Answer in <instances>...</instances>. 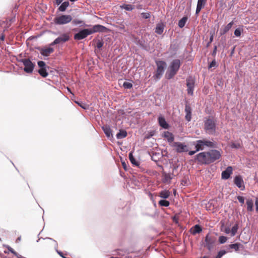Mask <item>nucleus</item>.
Returning a JSON list of instances; mask_svg holds the SVG:
<instances>
[{
    "label": "nucleus",
    "mask_w": 258,
    "mask_h": 258,
    "mask_svg": "<svg viewBox=\"0 0 258 258\" xmlns=\"http://www.w3.org/2000/svg\"><path fill=\"white\" fill-rule=\"evenodd\" d=\"M221 157V154L219 151L212 149L197 154L194 156V161L200 165H208L219 160Z\"/></svg>",
    "instance_id": "1"
},
{
    "label": "nucleus",
    "mask_w": 258,
    "mask_h": 258,
    "mask_svg": "<svg viewBox=\"0 0 258 258\" xmlns=\"http://www.w3.org/2000/svg\"><path fill=\"white\" fill-rule=\"evenodd\" d=\"M193 145L197 147L198 150L203 151L206 147L212 149H216L218 147L217 142L214 141L213 139L211 140L207 139L197 140L193 142Z\"/></svg>",
    "instance_id": "2"
},
{
    "label": "nucleus",
    "mask_w": 258,
    "mask_h": 258,
    "mask_svg": "<svg viewBox=\"0 0 258 258\" xmlns=\"http://www.w3.org/2000/svg\"><path fill=\"white\" fill-rule=\"evenodd\" d=\"M181 61L179 59H173L170 63L165 74V78L167 80L172 79L178 72L181 66Z\"/></svg>",
    "instance_id": "3"
},
{
    "label": "nucleus",
    "mask_w": 258,
    "mask_h": 258,
    "mask_svg": "<svg viewBox=\"0 0 258 258\" xmlns=\"http://www.w3.org/2000/svg\"><path fill=\"white\" fill-rule=\"evenodd\" d=\"M155 64L157 69L154 73L153 78L156 81H158L162 77L167 68V63L164 60L158 59L155 60Z\"/></svg>",
    "instance_id": "4"
},
{
    "label": "nucleus",
    "mask_w": 258,
    "mask_h": 258,
    "mask_svg": "<svg viewBox=\"0 0 258 258\" xmlns=\"http://www.w3.org/2000/svg\"><path fill=\"white\" fill-rule=\"evenodd\" d=\"M217 121L213 118H206L204 121V130L209 135H214L216 132Z\"/></svg>",
    "instance_id": "5"
},
{
    "label": "nucleus",
    "mask_w": 258,
    "mask_h": 258,
    "mask_svg": "<svg viewBox=\"0 0 258 258\" xmlns=\"http://www.w3.org/2000/svg\"><path fill=\"white\" fill-rule=\"evenodd\" d=\"M74 31L77 32L74 35V38L76 40H81L87 37L89 35H91L90 28H80L73 29Z\"/></svg>",
    "instance_id": "6"
},
{
    "label": "nucleus",
    "mask_w": 258,
    "mask_h": 258,
    "mask_svg": "<svg viewBox=\"0 0 258 258\" xmlns=\"http://www.w3.org/2000/svg\"><path fill=\"white\" fill-rule=\"evenodd\" d=\"M216 242V238L208 233L205 237L203 246L207 248L209 251H211L215 246Z\"/></svg>",
    "instance_id": "7"
},
{
    "label": "nucleus",
    "mask_w": 258,
    "mask_h": 258,
    "mask_svg": "<svg viewBox=\"0 0 258 258\" xmlns=\"http://www.w3.org/2000/svg\"><path fill=\"white\" fill-rule=\"evenodd\" d=\"M19 62H22L24 66L23 69L24 71L28 74H31L33 73L35 63L32 62L31 60L28 58H22L19 60Z\"/></svg>",
    "instance_id": "8"
},
{
    "label": "nucleus",
    "mask_w": 258,
    "mask_h": 258,
    "mask_svg": "<svg viewBox=\"0 0 258 258\" xmlns=\"http://www.w3.org/2000/svg\"><path fill=\"white\" fill-rule=\"evenodd\" d=\"M72 20V17L70 15H61L56 17L53 19V22L55 25H61L67 24Z\"/></svg>",
    "instance_id": "9"
},
{
    "label": "nucleus",
    "mask_w": 258,
    "mask_h": 258,
    "mask_svg": "<svg viewBox=\"0 0 258 258\" xmlns=\"http://www.w3.org/2000/svg\"><path fill=\"white\" fill-rule=\"evenodd\" d=\"M186 85L187 87V94L190 95H192L195 86V79L191 76L188 77L186 79Z\"/></svg>",
    "instance_id": "10"
},
{
    "label": "nucleus",
    "mask_w": 258,
    "mask_h": 258,
    "mask_svg": "<svg viewBox=\"0 0 258 258\" xmlns=\"http://www.w3.org/2000/svg\"><path fill=\"white\" fill-rule=\"evenodd\" d=\"M70 39L69 34L67 33H63L59 37H57L49 44V46H54L57 44H63V43L68 41Z\"/></svg>",
    "instance_id": "11"
},
{
    "label": "nucleus",
    "mask_w": 258,
    "mask_h": 258,
    "mask_svg": "<svg viewBox=\"0 0 258 258\" xmlns=\"http://www.w3.org/2000/svg\"><path fill=\"white\" fill-rule=\"evenodd\" d=\"M89 27L92 34L96 32H107L110 31L108 28L100 24L91 25V26Z\"/></svg>",
    "instance_id": "12"
},
{
    "label": "nucleus",
    "mask_w": 258,
    "mask_h": 258,
    "mask_svg": "<svg viewBox=\"0 0 258 258\" xmlns=\"http://www.w3.org/2000/svg\"><path fill=\"white\" fill-rule=\"evenodd\" d=\"M172 146L176 148V151L177 153H182L183 152L188 151V149L186 145H184V143L179 142H173Z\"/></svg>",
    "instance_id": "13"
},
{
    "label": "nucleus",
    "mask_w": 258,
    "mask_h": 258,
    "mask_svg": "<svg viewBox=\"0 0 258 258\" xmlns=\"http://www.w3.org/2000/svg\"><path fill=\"white\" fill-rule=\"evenodd\" d=\"M234 183L236 185L237 187L240 188L241 190H244L245 186L243 184L244 181L241 175H238L234 177Z\"/></svg>",
    "instance_id": "14"
},
{
    "label": "nucleus",
    "mask_w": 258,
    "mask_h": 258,
    "mask_svg": "<svg viewBox=\"0 0 258 258\" xmlns=\"http://www.w3.org/2000/svg\"><path fill=\"white\" fill-rule=\"evenodd\" d=\"M233 168L232 166H228L225 170L222 172L221 178L223 179H228L230 178V175L232 173Z\"/></svg>",
    "instance_id": "15"
},
{
    "label": "nucleus",
    "mask_w": 258,
    "mask_h": 258,
    "mask_svg": "<svg viewBox=\"0 0 258 258\" xmlns=\"http://www.w3.org/2000/svg\"><path fill=\"white\" fill-rule=\"evenodd\" d=\"M136 44L144 50L149 51L150 50L149 44L144 39H139L137 41Z\"/></svg>",
    "instance_id": "16"
},
{
    "label": "nucleus",
    "mask_w": 258,
    "mask_h": 258,
    "mask_svg": "<svg viewBox=\"0 0 258 258\" xmlns=\"http://www.w3.org/2000/svg\"><path fill=\"white\" fill-rule=\"evenodd\" d=\"M158 123L159 125L164 129H168L170 127L164 116L160 115L158 118Z\"/></svg>",
    "instance_id": "17"
},
{
    "label": "nucleus",
    "mask_w": 258,
    "mask_h": 258,
    "mask_svg": "<svg viewBox=\"0 0 258 258\" xmlns=\"http://www.w3.org/2000/svg\"><path fill=\"white\" fill-rule=\"evenodd\" d=\"M104 133L109 140H111L113 136L110 126L108 125H103L101 127Z\"/></svg>",
    "instance_id": "18"
},
{
    "label": "nucleus",
    "mask_w": 258,
    "mask_h": 258,
    "mask_svg": "<svg viewBox=\"0 0 258 258\" xmlns=\"http://www.w3.org/2000/svg\"><path fill=\"white\" fill-rule=\"evenodd\" d=\"M191 108L189 104L188 103H185V118L187 121H189L191 120Z\"/></svg>",
    "instance_id": "19"
},
{
    "label": "nucleus",
    "mask_w": 258,
    "mask_h": 258,
    "mask_svg": "<svg viewBox=\"0 0 258 258\" xmlns=\"http://www.w3.org/2000/svg\"><path fill=\"white\" fill-rule=\"evenodd\" d=\"M165 26L163 22H160L158 23L155 28V32L158 35H161L163 33Z\"/></svg>",
    "instance_id": "20"
},
{
    "label": "nucleus",
    "mask_w": 258,
    "mask_h": 258,
    "mask_svg": "<svg viewBox=\"0 0 258 258\" xmlns=\"http://www.w3.org/2000/svg\"><path fill=\"white\" fill-rule=\"evenodd\" d=\"M243 248V245L240 243H235L226 246L227 250H230V249H233L235 251L239 250L240 248Z\"/></svg>",
    "instance_id": "21"
},
{
    "label": "nucleus",
    "mask_w": 258,
    "mask_h": 258,
    "mask_svg": "<svg viewBox=\"0 0 258 258\" xmlns=\"http://www.w3.org/2000/svg\"><path fill=\"white\" fill-rule=\"evenodd\" d=\"M133 151H131L128 154V158L131 163L135 166L139 167L140 164V162L133 155Z\"/></svg>",
    "instance_id": "22"
},
{
    "label": "nucleus",
    "mask_w": 258,
    "mask_h": 258,
    "mask_svg": "<svg viewBox=\"0 0 258 258\" xmlns=\"http://www.w3.org/2000/svg\"><path fill=\"white\" fill-rule=\"evenodd\" d=\"M49 46V47H43L41 55L43 56H48L49 54L54 51V49Z\"/></svg>",
    "instance_id": "23"
},
{
    "label": "nucleus",
    "mask_w": 258,
    "mask_h": 258,
    "mask_svg": "<svg viewBox=\"0 0 258 258\" xmlns=\"http://www.w3.org/2000/svg\"><path fill=\"white\" fill-rule=\"evenodd\" d=\"M162 136L164 138L166 139L167 142L169 143H171L174 141V137L173 135L168 131L164 132Z\"/></svg>",
    "instance_id": "24"
},
{
    "label": "nucleus",
    "mask_w": 258,
    "mask_h": 258,
    "mask_svg": "<svg viewBox=\"0 0 258 258\" xmlns=\"http://www.w3.org/2000/svg\"><path fill=\"white\" fill-rule=\"evenodd\" d=\"M171 175H173V172L172 173H167L165 172H162V182L163 183H166L168 182H170V180L172 179V177Z\"/></svg>",
    "instance_id": "25"
},
{
    "label": "nucleus",
    "mask_w": 258,
    "mask_h": 258,
    "mask_svg": "<svg viewBox=\"0 0 258 258\" xmlns=\"http://www.w3.org/2000/svg\"><path fill=\"white\" fill-rule=\"evenodd\" d=\"M202 230V228L200 225L196 224L190 228V232L192 235H196V234L201 233Z\"/></svg>",
    "instance_id": "26"
},
{
    "label": "nucleus",
    "mask_w": 258,
    "mask_h": 258,
    "mask_svg": "<svg viewBox=\"0 0 258 258\" xmlns=\"http://www.w3.org/2000/svg\"><path fill=\"white\" fill-rule=\"evenodd\" d=\"M72 21V24L75 25H80V27H89L91 26V25L86 24L85 22L83 20L79 19H74Z\"/></svg>",
    "instance_id": "27"
},
{
    "label": "nucleus",
    "mask_w": 258,
    "mask_h": 258,
    "mask_svg": "<svg viewBox=\"0 0 258 258\" xmlns=\"http://www.w3.org/2000/svg\"><path fill=\"white\" fill-rule=\"evenodd\" d=\"M42 239H49L50 240H52L53 241H54L55 243V249H56V252L57 253V254L60 256H61L62 258H64V257H66V256H65L63 254V253H62V252H61V251L60 250H58L56 249V247H57V243L56 242V241H55V240H54L53 239L51 238H49V237H46L45 238H43L42 237H41ZM41 239V238H40L37 241V242H38V241Z\"/></svg>",
    "instance_id": "28"
},
{
    "label": "nucleus",
    "mask_w": 258,
    "mask_h": 258,
    "mask_svg": "<svg viewBox=\"0 0 258 258\" xmlns=\"http://www.w3.org/2000/svg\"><path fill=\"white\" fill-rule=\"evenodd\" d=\"M247 210L251 212L253 210V202L251 199H247L246 201Z\"/></svg>",
    "instance_id": "29"
},
{
    "label": "nucleus",
    "mask_w": 258,
    "mask_h": 258,
    "mask_svg": "<svg viewBox=\"0 0 258 258\" xmlns=\"http://www.w3.org/2000/svg\"><path fill=\"white\" fill-rule=\"evenodd\" d=\"M127 135V133L125 130H119L116 135V137L117 139H122L125 138Z\"/></svg>",
    "instance_id": "30"
},
{
    "label": "nucleus",
    "mask_w": 258,
    "mask_h": 258,
    "mask_svg": "<svg viewBox=\"0 0 258 258\" xmlns=\"http://www.w3.org/2000/svg\"><path fill=\"white\" fill-rule=\"evenodd\" d=\"M69 2L68 1H65L63 3H62L60 6L58 7L57 10L59 12H63L64 11H66V10H67V8L69 7Z\"/></svg>",
    "instance_id": "31"
},
{
    "label": "nucleus",
    "mask_w": 258,
    "mask_h": 258,
    "mask_svg": "<svg viewBox=\"0 0 258 258\" xmlns=\"http://www.w3.org/2000/svg\"><path fill=\"white\" fill-rule=\"evenodd\" d=\"M149 154L150 155L152 160L155 162H157L161 158L160 154L158 152H153L152 154L149 153Z\"/></svg>",
    "instance_id": "32"
},
{
    "label": "nucleus",
    "mask_w": 258,
    "mask_h": 258,
    "mask_svg": "<svg viewBox=\"0 0 258 258\" xmlns=\"http://www.w3.org/2000/svg\"><path fill=\"white\" fill-rule=\"evenodd\" d=\"M179 49V45L177 43H172L170 44L169 50L171 51L173 55L176 54Z\"/></svg>",
    "instance_id": "33"
},
{
    "label": "nucleus",
    "mask_w": 258,
    "mask_h": 258,
    "mask_svg": "<svg viewBox=\"0 0 258 258\" xmlns=\"http://www.w3.org/2000/svg\"><path fill=\"white\" fill-rule=\"evenodd\" d=\"M170 192L168 190H161L159 193V197L163 199H168L170 196Z\"/></svg>",
    "instance_id": "34"
},
{
    "label": "nucleus",
    "mask_w": 258,
    "mask_h": 258,
    "mask_svg": "<svg viewBox=\"0 0 258 258\" xmlns=\"http://www.w3.org/2000/svg\"><path fill=\"white\" fill-rule=\"evenodd\" d=\"M188 17L186 16L183 17L180 20H179L178 26L180 28H182L184 27L187 21Z\"/></svg>",
    "instance_id": "35"
},
{
    "label": "nucleus",
    "mask_w": 258,
    "mask_h": 258,
    "mask_svg": "<svg viewBox=\"0 0 258 258\" xmlns=\"http://www.w3.org/2000/svg\"><path fill=\"white\" fill-rule=\"evenodd\" d=\"M47 68H44V69H39L37 72L43 78H46L48 76V73L47 70Z\"/></svg>",
    "instance_id": "36"
},
{
    "label": "nucleus",
    "mask_w": 258,
    "mask_h": 258,
    "mask_svg": "<svg viewBox=\"0 0 258 258\" xmlns=\"http://www.w3.org/2000/svg\"><path fill=\"white\" fill-rule=\"evenodd\" d=\"M231 250H227L226 249H221L220 250L217 255L215 256V258H221L224 255H225L227 252H231Z\"/></svg>",
    "instance_id": "37"
},
{
    "label": "nucleus",
    "mask_w": 258,
    "mask_h": 258,
    "mask_svg": "<svg viewBox=\"0 0 258 258\" xmlns=\"http://www.w3.org/2000/svg\"><path fill=\"white\" fill-rule=\"evenodd\" d=\"M121 8L127 11H132L135 8V6L131 4H123Z\"/></svg>",
    "instance_id": "38"
},
{
    "label": "nucleus",
    "mask_w": 258,
    "mask_h": 258,
    "mask_svg": "<svg viewBox=\"0 0 258 258\" xmlns=\"http://www.w3.org/2000/svg\"><path fill=\"white\" fill-rule=\"evenodd\" d=\"M158 204L161 207H167L170 205V202L166 199L160 200Z\"/></svg>",
    "instance_id": "39"
},
{
    "label": "nucleus",
    "mask_w": 258,
    "mask_h": 258,
    "mask_svg": "<svg viewBox=\"0 0 258 258\" xmlns=\"http://www.w3.org/2000/svg\"><path fill=\"white\" fill-rule=\"evenodd\" d=\"M242 27L243 26H242L241 27H239L236 28L235 30H234V34L236 37H239L241 36V33L243 31Z\"/></svg>",
    "instance_id": "40"
},
{
    "label": "nucleus",
    "mask_w": 258,
    "mask_h": 258,
    "mask_svg": "<svg viewBox=\"0 0 258 258\" xmlns=\"http://www.w3.org/2000/svg\"><path fill=\"white\" fill-rule=\"evenodd\" d=\"M238 228V224L237 223L235 224L230 230V234L231 236H234L237 233Z\"/></svg>",
    "instance_id": "41"
},
{
    "label": "nucleus",
    "mask_w": 258,
    "mask_h": 258,
    "mask_svg": "<svg viewBox=\"0 0 258 258\" xmlns=\"http://www.w3.org/2000/svg\"><path fill=\"white\" fill-rule=\"evenodd\" d=\"M104 45V41L102 38L98 39L96 41V47L98 49L101 50Z\"/></svg>",
    "instance_id": "42"
},
{
    "label": "nucleus",
    "mask_w": 258,
    "mask_h": 258,
    "mask_svg": "<svg viewBox=\"0 0 258 258\" xmlns=\"http://www.w3.org/2000/svg\"><path fill=\"white\" fill-rule=\"evenodd\" d=\"M133 83L129 82H124L122 84V87L125 89H130L133 88Z\"/></svg>",
    "instance_id": "43"
},
{
    "label": "nucleus",
    "mask_w": 258,
    "mask_h": 258,
    "mask_svg": "<svg viewBox=\"0 0 258 258\" xmlns=\"http://www.w3.org/2000/svg\"><path fill=\"white\" fill-rule=\"evenodd\" d=\"M75 102L84 109H87L88 108V105L81 101H75Z\"/></svg>",
    "instance_id": "44"
},
{
    "label": "nucleus",
    "mask_w": 258,
    "mask_h": 258,
    "mask_svg": "<svg viewBox=\"0 0 258 258\" xmlns=\"http://www.w3.org/2000/svg\"><path fill=\"white\" fill-rule=\"evenodd\" d=\"M37 64L39 69H44V68H47L48 69H49V67H47L45 62L43 60L38 61Z\"/></svg>",
    "instance_id": "45"
},
{
    "label": "nucleus",
    "mask_w": 258,
    "mask_h": 258,
    "mask_svg": "<svg viewBox=\"0 0 258 258\" xmlns=\"http://www.w3.org/2000/svg\"><path fill=\"white\" fill-rule=\"evenodd\" d=\"M155 135L154 131H151L148 132L144 136L145 139H150Z\"/></svg>",
    "instance_id": "46"
},
{
    "label": "nucleus",
    "mask_w": 258,
    "mask_h": 258,
    "mask_svg": "<svg viewBox=\"0 0 258 258\" xmlns=\"http://www.w3.org/2000/svg\"><path fill=\"white\" fill-rule=\"evenodd\" d=\"M228 238L226 236L221 235L219 237L218 241L220 244L225 243L227 240Z\"/></svg>",
    "instance_id": "47"
},
{
    "label": "nucleus",
    "mask_w": 258,
    "mask_h": 258,
    "mask_svg": "<svg viewBox=\"0 0 258 258\" xmlns=\"http://www.w3.org/2000/svg\"><path fill=\"white\" fill-rule=\"evenodd\" d=\"M230 147L232 149H239L241 147V145L239 143L232 142Z\"/></svg>",
    "instance_id": "48"
},
{
    "label": "nucleus",
    "mask_w": 258,
    "mask_h": 258,
    "mask_svg": "<svg viewBox=\"0 0 258 258\" xmlns=\"http://www.w3.org/2000/svg\"><path fill=\"white\" fill-rule=\"evenodd\" d=\"M214 36V32L212 33L211 32L209 42L207 43V44L206 45L207 48L209 47L210 46V44L213 41Z\"/></svg>",
    "instance_id": "49"
},
{
    "label": "nucleus",
    "mask_w": 258,
    "mask_h": 258,
    "mask_svg": "<svg viewBox=\"0 0 258 258\" xmlns=\"http://www.w3.org/2000/svg\"><path fill=\"white\" fill-rule=\"evenodd\" d=\"M234 23L233 21L230 22L227 25H226L224 29L227 32V33L229 31V30L232 28Z\"/></svg>",
    "instance_id": "50"
},
{
    "label": "nucleus",
    "mask_w": 258,
    "mask_h": 258,
    "mask_svg": "<svg viewBox=\"0 0 258 258\" xmlns=\"http://www.w3.org/2000/svg\"><path fill=\"white\" fill-rule=\"evenodd\" d=\"M207 0H198L197 6L203 7H205L206 4Z\"/></svg>",
    "instance_id": "51"
},
{
    "label": "nucleus",
    "mask_w": 258,
    "mask_h": 258,
    "mask_svg": "<svg viewBox=\"0 0 258 258\" xmlns=\"http://www.w3.org/2000/svg\"><path fill=\"white\" fill-rule=\"evenodd\" d=\"M217 67V62L215 60V59H214L212 60V61L208 65V69H210L213 67Z\"/></svg>",
    "instance_id": "52"
},
{
    "label": "nucleus",
    "mask_w": 258,
    "mask_h": 258,
    "mask_svg": "<svg viewBox=\"0 0 258 258\" xmlns=\"http://www.w3.org/2000/svg\"><path fill=\"white\" fill-rule=\"evenodd\" d=\"M142 17L145 19H147L150 18L151 15L150 12L144 13L143 12L141 14Z\"/></svg>",
    "instance_id": "53"
},
{
    "label": "nucleus",
    "mask_w": 258,
    "mask_h": 258,
    "mask_svg": "<svg viewBox=\"0 0 258 258\" xmlns=\"http://www.w3.org/2000/svg\"><path fill=\"white\" fill-rule=\"evenodd\" d=\"M237 199L238 200L239 202L241 204H244V200H245V198L244 197L238 196L237 197Z\"/></svg>",
    "instance_id": "54"
},
{
    "label": "nucleus",
    "mask_w": 258,
    "mask_h": 258,
    "mask_svg": "<svg viewBox=\"0 0 258 258\" xmlns=\"http://www.w3.org/2000/svg\"><path fill=\"white\" fill-rule=\"evenodd\" d=\"M217 46L216 45H214L213 50V51L211 53V55L213 57H215L216 55V54H217Z\"/></svg>",
    "instance_id": "55"
},
{
    "label": "nucleus",
    "mask_w": 258,
    "mask_h": 258,
    "mask_svg": "<svg viewBox=\"0 0 258 258\" xmlns=\"http://www.w3.org/2000/svg\"><path fill=\"white\" fill-rule=\"evenodd\" d=\"M195 150H191L188 152L189 155L192 156V155H194L195 153H196L197 152L200 151V150H198V148H197V147L195 146Z\"/></svg>",
    "instance_id": "56"
},
{
    "label": "nucleus",
    "mask_w": 258,
    "mask_h": 258,
    "mask_svg": "<svg viewBox=\"0 0 258 258\" xmlns=\"http://www.w3.org/2000/svg\"><path fill=\"white\" fill-rule=\"evenodd\" d=\"M203 9V7H200L197 5L196 10V15H198L201 12V10Z\"/></svg>",
    "instance_id": "57"
},
{
    "label": "nucleus",
    "mask_w": 258,
    "mask_h": 258,
    "mask_svg": "<svg viewBox=\"0 0 258 258\" xmlns=\"http://www.w3.org/2000/svg\"><path fill=\"white\" fill-rule=\"evenodd\" d=\"M7 248L8 249V250L11 252L12 253H13V254H15L17 252L16 251H15L14 250L13 248H12L11 246H7Z\"/></svg>",
    "instance_id": "58"
},
{
    "label": "nucleus",
    "mask_w": 258,
    "mask_h": 258,
    "mask_svg": "<svg viewBox=\"0 0 258 258\" xmlns=\"http://www.w3.org/2000/svg\"><path fill=\"white\" fill-rule=\"evenodd\" d=\"M226 33H227V32L225 30L224 28H221L220 30V32H219L220 36H222V35L225 34Z\"/></svg>",
    "instance_id": "59"
},
{
    "label": "nucleus",
    "mask_w": 258,
    "mask_h": 258,
    "mask_svg": "<svg viewBox=\"0 0 258 258\" xmlns=\"http://www.w3.org/2000/svg\"><path fill=\"white\" fill-rule=\"evenodd\" d=\"M121 164L124 170L126 171L127 169V165L124 161H121Z\"/></svg>",
    "instance_id": "60"
},
{
    "label": "nucleus",
    "mask_w": 258,
    "mask_h": 258,
    "mask_svg": "<svg viewBox=\"0 0 258 258\" xmlns=\"http://www.w3.org/2000/svg\"><path fill=\"white\" fill-rule=\"evenodd\" d=\"M255 210L258 212V198H256L255 201Z\"/></svg>",
    "instance_id": "61"
},
{
    "label": "nucleus",
    "mask_w": 258,
    "mask_h": 258,
    "mask_svg": "<svg viewBox=\"0 0 258 258\" xmlns=\"http://www.w3.org/2000/svg\"><path fill=\"white\" fill-rule=\"evenodd\" d=\"M172 220L175 223H178V219L176 216H173L172 217Z\"/></svg>",
    "instance_id": "62"
},
{
    "label": "nucleus",
    "mask_w": 258,
    "mask_h": 258,
    "mask_svg": "<svg viewBox=\"0 0 258 258\" xmlns=\"http://www.w3.org/2000/svg\"><path fill=\"white\" fill-rule=\"evenodd\" d=\"M224 231L226 234H229L230 233V230L229 227H225Z\"/></svg>",
    "instance_id": "63"
},
{
    "label": "nucleus",
    "mask_w": 258,
    "mask_h": 258,
    "mask_svg": "<svg viewBox=\"0 0 258 258\" xmlns=\"http://www.w3.org/2000/svg\"><path fill=\"white\" fill-rule=\"evenodd\" d=\"M15 255L17 256V258H26L19 254L18 252H16Z\"/></svg>",
    "instance_id": "64"
}]
</instances>
